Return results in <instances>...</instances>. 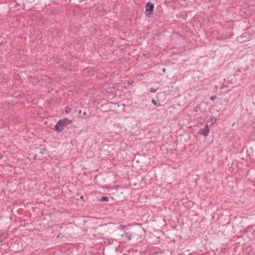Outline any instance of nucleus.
I'll return each mask as SVG.
<instances>
[{"label": "nucleus", "instance_id": "1", "mask_svg": "<svg viewBox=\"0 0 255 255\" xmlns=\"http://www.w3.org/2000/svg\"><path fill=\"white\" fill-rule=\"evenodd\" d=\"M135 236H138V234L135 233L134 230L133 229H131L129 231L124 232L122 234V239L123 242L125 243L129 242Z\"/></svg>", "mask_w": 255, "mask_h": 255}, {"label": "nucleus", "instance_id": "2", "mask_svg": "<svg viewBox=\"0 0 255 255\" xmlns=\"http://www.w3.org/2000/svg\"><path fill=\"white\" fill-rule=\"evenodd\" d=\"M154 5L153 4L149 1L146 4V13L145 15L148 17L150 16V15L152 14L153 9H154Z\"/></svg>", "mask_w": 255, "mask_h": 255}, {"label": "nucleus", "instance_id": "3", "mask_svg": "<svg viewBox=\"0 0 255 255\" xmlns=\"http://www.w3.org/2000/svg\"><path fill=\"white\" fill-rule=\"evenodd\" d=\"M64 127L62 124V122L59 120L55 126V130L57 132L60 133L63 130Z\"/></svg>", "mask_w": 255, "mask_h": 255}, {"label": "nucleus", "instance_id": "4", "mask_svg": "<svg viewBox=\"0 0 255 255\" xmlns=\"http://www.w3.org/2000/svg\"><path fill=\"white\" fill-rule=\"evenodd\" d=\"M210 132V129L208 127V124H206L203 128L200 129L199 133L204 136L208 135Z\"/></svg>", "mask_w": 255, "mask_h": 255}, {"label": "nucleus", "instance_id": "5", "mask_svg": "<svg viewBox=\"0 0 255 255\" xmlns=\"http://www.w3.org/2000/svg\"><path fill=\"white\" fill-rule=\"evenodd\" d=\"M60 121L62 122V124L64 126H66V125H68L72 123V120H69L67 118H65L63 120H60Z\"/></svg>", "mask_w": 255, "mask_h": 255}, {"label": "nucleus", "instance_id": "6", "mask_svg": "<svg viewBox=\"0 0 255 255\" xmlns=\"http://www.w3.org/2000/svg\"><path fill=\"white\" fill-rule=\"evenodd\" d=\"M119 229L122 230L124 232H126L127 231L130 230L131 228H128L127 226L123 225L122 224L120 225L118 228Z\"/></svg>", "mask_w": 255, "mask_h": 255}, {"label": "nucleus", "instance_id": "7", "mask_svg": "<svg viewBox=\"0 0 255 255\" xmlns=\"http://www.w3.org/2000/svg\"><path fill=\"white\" fill-rule=\"evenodd\" d=\"M119 229L122 230L124 232H126L127 231L130 230L131 228H128L127 226L123 225L122 224L120 225L118 228Z\"/></svg>", "mask_w": 255, "mask_h": 255}, {"label": "nucleus", "instance_id": "8", "mask_svg": "<svg viewBox=\"0 0 255 255\" xmlns=\"http://www.w3.org/2000/svg\"><path fill=\"white\" fill-rule=\"evenodd\" d=\"M119 229L122 230L124 232H126L127 231L130 230L131 228H128L127 226L123 225L122 224L120 225L118 228Z\"/></svg>", "mask_w": 255, "mask_h": 255}, {"label": "nucleus", "instance_id": "9", "mask_svg": "<svg viewBox=\"0 0 255 255\" xmlns=\"http://www.w3.org/2000/svg\"><path fill=\"white\" fill-rule=\"evenodd\" d=\"M151 102L155 106H160V103H159V102H157L156 100H155L154 99H152L151 100Z\"/></svg>", "mask_w": 255, "mask_h": 255}, {"label": "nucleus", "instance_id": "10", "mask_svg": "<svg viewBox=\"0 0 255 255\" xmlns=\"http://www.w3.org/2000/svg\"><path fill=\"white\" fill-rule=\"evenodd\" d=\"M109 200V199L107 196H102L100 199L101 201L103 202H108Z\"/></svg>", "mask_w": 255, "mask_h": 255}, {"label": "nucleus", "instance_id": "11", "mask_svg": "<svg viewBox=\"0 0 255 255\" xmlns=\"http://www.w3.org/2000/svg\"><path fill=\"white\" fill-rule=\"evenodd\" d=\"M6 234L4 232L0 231V238H5Z\"/></svg>", "mask_w": 255, "mask_h": 255}, {"label": "nucleus", "instance_id": "12", "mask_svg": "<svg viewBox=\"0 0 255 255\" xmlns=\"http://www.w3.org/2000/svg\"><path fill=\"white\" fill-rule=\"evenodd\" d=\"M71 112V108H69V107H66L65 108V112L67 114H69Z\"/></svg>", "mask_w": 255, "mask_h": 255}, {"label": "nucleus", "instance_id": "13", "mask_svg": "<svg viewBox=\"0 0 255 255\" xmlns=\"http://www.w3.org/2000/svg\"><path fill=\"white\" fill-rule=\"evenodd\" d=\"M46 151V149L45 148H42L40 149V153L41 154H44V153Z\"/></svg>", "mask_w": 255, "mask_h": 255}, {"label": "nucleus", "instance_id": "14", "mask_svg": "<svg viewBox=\"0 0 255 255\" xmlns=\"http://www.w3.org/2000/svg\"><path fill=\"white\" fill-rule=\"evenodd\" d=\"M157 89H155L154 88H151L150 90V92L151 93H155L156 92Z\"/></svg>", "mask_w": 255, "mask_h": 255}, {"label": "nucleus", "instance_id": "15", "mask_svg": "<svg viewBox=\"0 0 255 255\" xmlns=\"http://www.w3.org/2000/svg\"><path fill=\"white\" fill-rule=\"evenodd\" d=\"M216 98H217V97H216V96H215H215H212V97L210 98V99H211V100H215V99H216Z\"/></svg>", "mask_w": 255, "mask_h": 255}, {"label": "nucleus", "instance_id": "16", "mask_svg": "<svg viewBox=\"0 0 255 255\" xmlns=\"http://www.w3.org/2000/svg\"><path fill=\"white\" fill-rule=\"evenodd\" d=\"M18 5H19L18 3H16V4H15L14 7H17Z\"/></svg>", "mask_w": 255, "mask_h": 255}, {"label": "nucleus", "instance_id": "17", "mask_svg": "<svg viewBox=\"0 0 255 255\" xmlns=\"http://www.w3.org/2000/svg\"><path fill=\"white\" fill-rule=\"evenodd\" d=\"M162 72H165L166 71V69L165 68H163L162 70Z\"/></svg>", "mask_w": 255, "mask_h": 255}, {"label": "nucleus", "instance_id": "18", "mask_svg": "<svg viewBox=\"0 0 255 255\" xmlns=\"http://www.w3.org/2000/svg\"><path fill=\"white\" fill-rule=\"evenodd\" d=\"M80 199H83V196H81L80 197Z\"/></svg>", "mask_w": 255, "mask_h": 255}, {"label": "nucleus", "instance_id": "19", "mask_svg": "<svg viewBox=\"0 0 255 255\" xmlns=\"http://www.w3.org/2000/svg\"><path fill=\"white\" fill-rule=\"evenodd\" d=\"M83 115H86V112H84L83 113Z\"/></svg>", "mask_w": 255, "mask_h": 255}, {"label": "nucleus", "instance_id": "20", "mask_svg": "<svg viewBox=\"0 0 255 255\" xmlns=\"http://www.w3.org/2000/svg\"><path fill=\"white\" fill-rule=\"evenodd\" d=\"M79 113H81V110H80L79 112Z\"/></svg>", "mask_w": 255, "mask_h": 255}]
</instances>
